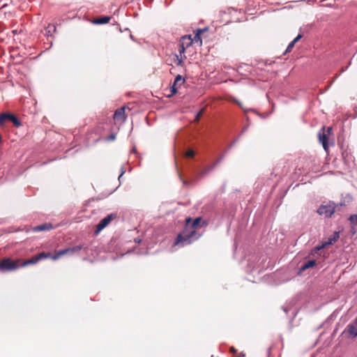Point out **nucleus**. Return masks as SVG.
Masks as SVG:
<instances>
[{
  "label": "nucleus",
  "mask_w": 357,
  "mask_h": 357,
  "mask_svg": "<svg viewBox=\"0 0 357 357\" xmlns=\"http://www.w3.org/2000/svg\"><path fill=\"white\" fill-rule=\"evenodd\" d=\"M202 220L200 217L195 218L191 222V218H188L186 219V224L185 230L182 234H179L174 243V245H176L179 243L188 241V243H191V238H192L196 233V229L199 227V225Z\"/></svg>",
  "instance_id": "nucleus-1"
},
{
  "label": "nucleus",
  "mask_w": 357,
  "mask_h": 357,
  "mask_svg": "<svg viewBox=\"0 0 357 357\" xmlns=\"http://www.w3.org/2000/svg\"><path fill=\"white\" fill-rule=\"evenodd\" d=\"M20 260L13 261L10 258H4L0 261L1 271H11L16 270L20 266L18 263Z\"/></svg>",
  "instance_id": "nucleus-2"
},
{
  "label": "nucleus",
  "mask_w": 357,
  "mask_h": 357,
  "mask_svg": "<svg viewBox=\"0 0 357 357\" xmlns=\"http://www.w3.org/2000/svg\"><path fill=\"white\" fill-rule=\"evenodd\" d=\"M10 121L13 124L19 128L22 126L20 119L13 114L3 112L0 114V126H3L6 122Z\"/></svg>",
  "instance_id": "nucleus-3"
},
{
  "label": "nucleus",
  "mask_w": 357,
  "mask_h": 357,
  "mask_svg": "<svg viewBox=\"0 0 357 357\" xmlns=\"http://www.w3.org/2000/svg\"><path fill=\"white\" fill-rule=\"evenodd\" d=\"M82 248V245H77L67 249L59 250L56 252L55 255L52 257V259L56 260L65 255H74L75 253H78Z\"/></svg>",
  "instance_id": "nucleus-4"
},
{
  "label": "nucleus",
  "mask_w": 357,
  "mask_h": 357,
  "mask_svg": "<svg viewBox=\"0 0 357 357\" xmlns=\"http://www.w3.org/2000/svg\"><path fill=\"white\" fill-rule=\"evenodd\" d=\"M339 237V232L335 231L330 237H328L327 241H323L320 245L316 247L313 252H317L321 249L326 248L328 246L335 243Z\"/></svg>",
  "instance_id": "nucleus-5"
},
{
  "label": "nucleus",
  "mask_w": 357,
  "mask_h": 357,
  "mask_svg": "<svg viewBox=\"0 0 357 357\" xmlns=\"http://www.w3.org/2000/svg\"><path fill=\"white\" fill-rule=\"evenodd\" d=\"M116 217V215L115 214L111 213L102 219L96 226V234H98L101 230L105 228Z\"/></svg>",
  "instance_id": "nucleus-6"
},
{
  "label": "nucleus",
  "mask_w": 357,
  "mask_h": 357,
  "mask_svg": "<svg viewBox=\"0 0 357 357\" xmlns=\"http://www.w3.org/2000/svg\"><path fill=\"white\" fill-rule=\"evenodd\" d=\"M317 212L326 218L331 217L335 212V207L331 204L321 205Z\"/></svg>",
  "instance_id": "nucleus-7"
},
{
  "label": "nucleus",
  "mask_w": 357,
  "mask_h": 357,
  "mask_svg": "<svg viewBox=\"0 0 357 357\" xmlns=\"http://www.w3.org/2000/svg\"><path fill=\"white\" fill-rule=\"evenodd\" d=\"M125 107H121V108L117 109L114 114V120L116 121L123 122L126 120V114H125Z\"/></svg>",
  "instance_id": "nucleus-8"
},
{
  "label": "nucleus",
  "mask_w": 357,
  "mask_h": 357,
  "mask_svg": "<svg viewBox=\"0 0 357 357\" xmlns=\"http://www.w3.org/2000/svg\"><path fill=\"white\" fill-rule=\"evenodd\" d=\"M318 137H319V142L321 143L324 150L325 151H328V137L327 135L324 132V128H323L322 130L319 132Z\"/></svg>",
  "instance_id": "nucleus-9"
},
{
  "label": "nucleus",
  "mask_w": 357,
  "mask_h": 357,
  "mask_svg": "<svg viewBox=\"0 0 357 357\" xmlns=\"http://www.w3.org/2000/svg\"><path fill=\"white\" fill-rule=\"evenodd\" d=\"M344 333L349 334L350 336L356 337L357 335V325L356 323L349 324L345 328Z\"/></svg>",
  "instance_id": "nucleus-10"
},
{
  "label": "nucleus",
  "mask_w": 357,
  "mask_h": 357,
  "mask_svg": "<svg viewBox=\"0 0 357 357\" xmlns=\"http://www.w3.org/2000/svg\"><path fill=\"white\" fill-rule=\"evenodd\" d=\"M193 40L191 35L184 36L181 38L180 45L185 47L186 49L192 45Z\"/></svg>",
  "instance_id": "nucleus-11"
},
{
  "label": "nucleus",
  "mask_w": 357,
  "mask_h": 357,
  "mask_svg": "<svg viewBox=\"0 0 357 357\" xmlns=\"http://www.w3.org/2000/svg\"><path fill=\"white\" fill-rule=\"evenodd\" d=\"M53 228L52 225L51 223H44L40 225H38L34 227L32 230L33 231H48Z\"/></svg>",
  "instance_id": "nucleus-12"
},
{
  "label": "nucleus",
  "mask_w": 357,
  "mask_h": 357,
  "mask_svg": "<svg viewBox=\"0 0 357 357\" xmlns=\"http://www.w3.org/2000/svg\"><path fill=\"white\" fill-rule=\"evenodd\" d=\"M203 32H204L203 29H199L197 30V33H196L194 38L192 39L193 43H199V45H202V40L201 38V33H202Z\"/></svg>",
  "instance_id": "nucleus-13"
},
{
  "label": "nucleus",
  "mask_w": 357,
  "mask_h": 357,
  "mask_svg": "<svg viewBox=\"0 0 357 357\" xmlns=\"http://www.w3.org/2000/svg\"><path fill=\"white\" fill-rule=\"evenodd\" d=\"M38 261L37 257L34 256L31 259L24 261L20 266L22 267H24L28 265L36 264Z\"/></svg>",
  "instance_id": "nucleus-14"
},
{
  "label": "nucleus",
  "mask_w": 357,
  "mask_h": 357,
  "mask_svg": "<svg viewBox=\"0 0 357 357\" xmlns=\"http://www.w3.org/2000/svg\"><path fill=\"white\" fill-rule=\"evenodd\" d=\"M109 20H110V17H109L105 16V17H101L96 19L94 22L96 24H102L108 23L109 22Z\"/></svg>",
  "instance_id": "nucleus-15"
},
{
  "label": "nucleus",
  "mask_w": 357,
  "mask_h": 357,
  "mask_svg": "<svg viewBox=\"0 0 357 357\" xmlns=\"http://www.w3.org/2000/svg\"><path fill=\"white\" fill-rule=\"evenodd\" d=\"M36 257H37L38 261H39L40 260L47 259V258L52 259L53 256L50 252H40V254H38V255H36Z\"/></svg>",
  "instance_id": "nucleus-16"
},
{
  "label": "nucleus",
  "mask_w": 357,
  "mask_h": 357,
  "mask_svg": "<svg viewBox=\"0 0 357 357\" xmlns=\"http://www.w3.org/2000/svg\"><path fill=\"white\" fill-rule=\"evenodd\" d=\"M316 264V261L314 260H309L306 261L301 267L302 271H305L309 268L314 266Z\"/></svg>",
  "instance_id": "nucleus-17"
},
{
  "label": "nucleus",
  "mask_w": 357,
  "mask_h": 357,
  "mask_svg": "<svg viewBox=\"0 0 357 357\" xmlns=\"http://www.w3.org/2000/svg\"><path fill=\"white\" fill-rule=\"evenodd\" d=\"M185 82V79L180 75H178L174 80V86H181Z\"/></svg>",
  "instance_id": "nucleus-18"
},
{
  "label": "nucleus",
  "mask_w": 357,
  "mask_h": 357,
  "mask_svg": "<svg viewBox=\"0 0 357 357\" xmlns=\"http://www.w3.org/2000/svg\"><path fill=\"white\" fill-rule=\"evenodd\" d=\"M220 159L218 160L217 162L213 165L209 166L207 168L204 169L202 172V174H206L208 172L211 171L214 168V167L220 162Z\"/></svg>",
  "instance_id": "nucleus-19"
},
{
  "label": "nucleus",
  "mask_w": 357,
  "mask_h": 357,
  "mask_svg": "<svg viewBox=\"0 0 357 357\" xmlns=\"http://www.w3.org/2000/svg\"><path fill=\"white\" fill-rule=\"evenodd\" d=\"M204 108H202L196 115L195 116V121H199L201 116H202V114H204Z\"/></svg>",
  "instance_id": "nucleus-20"
},
{
  "label": "nucleus",
  "mask_w": 357,
  "mask_h": 357,
  "mask_svg": "<svg viewBox=\"0 0 357 357\" xmlns=\"http://www.w3.org/2000/svg\"><path fill=\"white\" fill-rule=\"evenodd\" d=\"M116 139V134L115 133H112L110 134L109 135H108L107 137H106V141L107 142H111V141H114V139Z\"/></svg>",
  "instance_id": "nucleus-21"
},
{
  "label": "nucleus",
  "mask_w": 357,
  "mask_h": 357,
  "mask_svg": "<svg viewBox=\"0 0 357 357\" xmlns=\"http://www.w3.org/2000/svg\"><path fill=\"white\" fill-rule=\"evenodd\" d=\"M195 155V152L192 150H188L186 151L185 156L188 158H192Z\"/></svg>",
  "instance_id": "nucleus-22"
},
{
  "label": "nucleus",
  "mask_w": 357,
  "mask_h": 357,
  "mask_svg": "<svg viewBox=\"0 0 357 357\" xmlns=\"http://www.w3.org/2000/svg\"><path fill=\"white\" fill-rule=\"evenodd\" d=\"M47 29L48 33H50L52 31L54 32L56 31V26L53 24H49Z\"/></svg>",
  "instance_id": "nucleus-23"
},
{
  "label": "nucleus",
  "mask_w": 357,
  "mask_h": 357,
  "mask_svg": "<svg viewBox=\"0 0 357 357\" xmlns=\"http://www.w3.org/2000/svg\"><path fill=\"white\" fill-rule=\"evenodd\" d=\"M176 58H177V65L178 66H183V56H181L180 58L178 57V55H176Z\"/></svg>",
  "instance_id": "nucleus-24"
},
{
  "label": "nucleus",
  "mask_w": 357,
  "mask_h": 357,
  "mask_svg": "<svg viewBox=\"0 0 357 357\" xmlns=\"http://www.w3.org/2000/svg\"><path fill=\"white\" fill-rule=\"evenodd\" d=\"M294 45H295V43H294L293 41H291V42L289 44V45H288V47H287V50H286V52H291V50H292V48L294 47Z\"/></svg>",
  "instance_id": "nucleus-25"
},
{
  "label": "nucleus",
  "mask_w": 357,
  "mask_h": 357,
  "mask_svg": "<svg viewBox=\"0 0 357 357\" xmlns=\"http://www.w3.org/2000/svg\"><path fill=\"white\" fill-rule=\"evenodd\" d=\"M350 221L351 223H357V215H352L349 218Z\"/></svg>",
  "instance_id": "nucleus-26"
},
{
  "label": "nucleus",
  "mask_w": 357,
  "mask_h": 357,
  "mask_svg": "<svg viewBox=\"0 0 357 357\" xmlns=\"http://www.w3.org/2000/svg\"><path fill=\"white\" fill-rule=\"evenodd\" d=\"M185 49H186L185 47H184L183 46H182L181 45L179 44L178 52H179L181 56H182V54H184Z\"/></svg>",
  "instance_id": "nucleus-27"
},
{
  "label": "nucleus",
  "mask_w": 357,
  "mask_h": 357,
  "mask_svg": "<svg viewBox=\"0 0 357 357\" xmlns=\"http://www.w3.org/2000/svg\"><path fill=\"white\" fill-rule=\"evenodd\" d=\"M302 37L301 34H298L292 41L296 44Z\"/></svg>",
  "instance_id": "nucleus-28"
},
{
  "label": "nucleus",
  "mask_w": 357,
  "mask_h": 357,
  "mask_svg": "<svg viewBox=\"0 0 357 357\" xmlns=\"http://www.w3.org/2000/svg\"><path fill=\"white\" fill-rule=\"evenodd\" d=\"M176 86H174V84H173V86H172V88H171V91H172V94H175V93L177 92Z\"/></svg>",
  "instance_id": "nucleus-29"
},
{
  "label": "nucleus",
  "mask_w": 357,
  "mask_h": 357,
  "mask_svg": "<svg viewBox=\"0 0 357 357\" xmlns=\"http://www.w3.org/2000/svg\"><path fill=\"white\" fill-rule=\"evenodd\" d=\"M181 180L182 181L183 183L185 185H187L189 184V182L185 179H183L181 177Z\"/></svg>",
  "instance_id": "nucleus-30"
},
{
  "label": "nucleus",
  "mask_w": 357,
  "mask_h": 357,
  "mask_svg": "<svg viewBox=\"0 0 357 357\" xmlns=\"http://www.w3.org/2000/svg\"><path fill=\"white\" fill-rule=\"evenodd\" d=\"M331 128L328 127V132H331Z\"/></svg>",
  "instance_id": "nucleus-31"
},
{
  "label": "nucleus",
  "mask_w": 357,
  "mask_h": 357,
  "mask_svg": "<svg viewBox=\"0 0 357 357\" xmlns=\"http://www.w3.org/2000/svg\"><path fill=\"white\" fill-rule=\"evenodd\" d=\"M231 351H235V350H234V348H231Z\"/></svg>",
  "instance_id": "nucleus-32"
},
{
  "label": "nucleus",
  "mask_w": 357,
  "mask_h": 357,
  "mask_svg": "<svg viewBox=\"0 0 357 357\" xmlns=\"http://www.w3.org/2000/svg\"><path fill=\"white\" fill-rule=\"evenodd\" d=\"M355 323H356V325H357V319H356V322H355Z\"/></svg>",
  "instance_id": "nucleus-33"
}]
</instances>
